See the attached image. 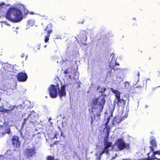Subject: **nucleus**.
Instances as JSON below:
<instances>
[{"label": "nucleus", "instance_id": "nucleus-36", "mask_svg": "<svg viewBox=\"0 0 160 160\" xmlns=\"http://www.w3.org/2000/svg\"><path fill=\"white\" fill-rule=\"evenodd\" d=\"M148 80L150 81V79H147V81H148Z\"/></svg>", "mask_w": 160, "mask_h": 160}, {"label": "nucleus", "instance_id": "nucleus-42", "mask_svg": "<svg viewBox=\"0 0 160 160\" xmlns=\"http://www.w3.org/2000/svg\"><path fill=\"white\" fill-rule=\"evenodd\" d=\"M1 17V14H0V17Z\"/></svg>", "mask_w": 160, "mask_h": 160}, {"label": "nucleus", "instance_id": "nucleus-32", "mask_svg": "<svg viewBox=\"0 0 160 160\" xmlns=\"http://www.w3.org/2000/svg\"><path fill=\"white\" fill-rule=\"evenodd\" d=\"M4 22L6 23V25H9V24H8L7 23V22H6L3 21V22Z\"/></svg>", "mask_w": 160, "mask_h": 160}, {"label": "nucleus", "instance_id": "nucleus-15", "mask_svg": "<svg viewBox=\"0 0 160 160\" xmlns=\"http://www.w3.org/2000/svg\"><path fill=\"white\" fill-rule=\"evenodd\" d=\"M150 143L151 146L149 148L151 152L152 151H153L154 148H155L157 146L156 141L153 137L151 138Z\"/></svg>", "mask_w": 160, "mask_h": 160}, {"label": "nucleus", "instance_id": "nucleus-26", "mask_svg": "<svg viewBox=\"0 0 160 160\" xmlns=\"http://www.w3.org/2000/svg\"><path fill=\"white\" fill-rule=\"evenodd\" d=\"M47 160H54V159L53 157L49 156L48 157Z\"/></svg>", "mask_w": 160, "mask_h": 160}, {"label": "nucleus", "instance_id": "nucleus-18", "mask_svg": "<svg viewBox=\"0 0 160 160\" xmlns=\"http://www.w3.org/2000/svg\"><path fill=\"white\" fill-rule=\"evenodd\" d=\"M7 7L6 5L4 3H2L0 5V14L1 15V14H2L3 10V8H5Z\"/></svg>", "mask_w": 160, "mask_h": 160}, {"label": "nucleus", "instance_id": "nucleus-30", "mask_svg": "<svg viewBox=\"0 0 160 160\" xmlns=\"http://www.w3.org/2000/svg\"><path fill=\"white\" fill-rule=\"evenodd\" d=\"M25 56V55L24 54V53H22L21 56V57L22 58H23Z\"/></svg>", "mask_w": 160, "mask_h": 160}, {"label": "nucleus", "instance_id": "nucleus-12", "mask_svg": "<svg viewBox=\"0 0 160 160\" xmlns=\"http://www.w3.org/2000/svg\"><path fill=\"white\" fill-rule=\"evenodd\" d=\"M28 78L27 74L24 73L20 72L17 76L18 80L20 82H24L26 81Z\"/></svg>", "mask_w": 160, "mask_h": 160}, {"label": "nucleus", "instance_id": "nucleus-19", "mask_svg": "<svg viewBox=\"0 0 160 160\" xmlns=\"http://www.w3.org/2000/svg\"><path fill=\"white\" fill-rule=\"evenodd\" d=\"M32 113H31L30 115L27 118H26V119L24 118V122H23V124H26V121L28 119L29 120H30L31 119L30 118H32L33 119H34L35 118V117L33 116L32 115Z\"/></svg>", "mask_w": 160, "mask_h": 160}, {"label": "nucleus", "instance_id": "nucleus-5", "mask_svg": "<svg viewBox=\"0 0 160 160\" xmlns=\"http://www.w3.org/2000/svg\"><path fill=\"white\" fill-rule=\"evenodd\" d=\"M109 67L111 68L110 71H108L107 76H110L114 75L113 72H115L114 68L115 65L118 64L116 62V60L115 57V54L113 53L111 54L109 59Z\"/></svg>", "mask_w": 160, "mask_h": 160}, {"label": "nucleus", "instance_id": "nucleus-22", "mask_svg": "<svg viewBox=\"0 0 160 160\" xmlns=\"http://www.w3.org/2000/svg\"><path fill=\"white\" fill-rule=\"evenodd\" d=\"M10 129L8 127L7 128H6V131L5 132H3L2 133V135L1 137V138L3 136V135L5 134V133L10 134Z\"/></svg>", "mask_w": 160, "mask_h": 160}, {"label": "nucleus", "instance_id": "nucleus-3", "mask_svg": "<svg viewBox=\"0 0 160 160\" xmlns=\"http://www.w3.org/2000/svg\"><path fill=\"white\" fill-rule=\"evenodd\" d=\"M66 85V84H63L62 83H61L60 88L59 84H57L56 85H51L48 88L50 97L52 98H56L58 94L60 99L62 100V98L66 96L65 90Z\"/></svg>", "mask_w": 160, "mask_h": 160}, {"label": "nucleus", "instance_id": "nucleus-25", "mask_svg": "<svg viewBox=\"0 0 160 160\" xmlns=\"http://www.w3.org/2000/svg\"><path fill=\"white\" fill-rule=\"evenodd\" d=\"M5 109L3 108V105L0 106V112L5 111Z\"/></svg>", "mask_w": 160, "mask_h": 160}, {"label": "nucleus", "instance_id": "nucleus-11", "mask_svg": "<svg viewBox=\"0 0 160 160\" xmlns=\"http://www.w3.org/2000/svg\"><path fill=\"white\" fill-rule=\"evenodd\" d=\"M64 73L65 74V76L67 77L68 79H70L75 73V71L72 68H69L65 70Z\"/></svg>", "mask_w": 160, "mask_h": 160}, {"label": "nucleus", "instance_id": "nucleus-17", "mask_svg": "<svg viewBox=\"0 0 160 160\" xmlns=\"http://www.w3.org/2000/svg\"><path fill=\"white\" fill-rule=\"evenodd\" d=\"M124 87L125 89L127 90L131 91L132 88L130 85L129 82L128 81H126L124 82Z\"/></svg>", "mask_w": 160, "mask_h": 160}, {"label": "nucleus", "instance_id": "nucleus-34", "mask_svg": "<svg viewBox=\"0 0 160 160\" xmlns=\"http://www.w3.org/2000/svg\"><path fill=\"white\" fill-rule=\"evenodd\" d=\"M56 135H56V134H55V138H57V137H56Z\"/></svg>", "mask_w": 160, "mask_h": 160}, {"label": "nucleus", "instance_id": "nucleus-35", "mask_svg": "<svg viewBox=\"0 0 160 160\" xmlns=\"http://www.w3.org/2000/svg\"><path fill=\"white\" fill-rule=\"evenodd\" d=\"M15 32H16L17 34L18 33V31H16Z\"/></svg>", "mask_w": 160, "mask_h": 160}, {"label": "nucleus", "instance_id": "nucleus-1", "mask_svg": "<svg viewBox=\"0 0 160 160\" xmlns=\"http://www.w3.org/2000/svg\"><path fill=\"white\" fill-rule=\"evenodd\" d=\"M106 95L102 93L98 98H95L92 100L91 107L89 109L91 113V123L92 124L95 119L98 120L100 118V113L102 111L106 102L104 98Z\"/></svg>", "mask_w": 160, "mask_h": 160}, {"label": "nucleus", "instance_id": "nucleus-6", "mask_svg": "<svg viewBox=\"0 0 160 160\" xmlns=\"http://www.w3.org/2000/svg\"><path fill=\"white\" fill-rule=\"evenodd\" d=\"M128 115V112H124L123 111L118 113V115L114 118L112 121V124L115 125L116 123H119L122 121L124 120L127 118Z\"/></svg>", "mask_w": 160, "mask_h": 160}, {"label": "nucleus", "instance_id": "nucleus-29", "mask_svg": "<svg viewBox=\"0 0 160 160\" xmlns=\"http://www.w3.org/2000/svg\"><path fill=\"white\" fill-rule=\"evenodd\" d=\"M29 12L28 14H34V13L33 12L30 11H29Z\"/></svg>", "mask_w": 160, "mask_h": 160}, {"label": "nucleus", "instance_id": "nucleus-16", "mask_svg": "<svg viewBox=\"0 0 160 160\" xmlns=\"http://www.w3.org/2000/svg\"><path fill=\"white\" fill-rule=\"evenodd\" d=\"M80 35H78L77 36V37L78 39L76 38L77 41L79 43H80L81 42V43H82L83 41H84L86 40L87 38L86 36L85 35H83L82 38H80Z\"/></svg>", "mask_w": 160, "mask_h": 160}, {"label": "nucleus", "instance_id": "nucleus-24", "mask_svg": "<svg viewBox=\"0 0 160 160\" xmlns=\"http://www.w3.org/2000/svg\"><path fill=\"white\" fill-rule=\"evenodd\" d=\"M35 20L34 19L29 20L27 21V23L31 26L33 25Z\"/></svg>", "mask_w": 160, "mask_h": 160}, {"label": "nucleus", "instance_id": "nucleus-38", "mask_svg": "<svg viewBox=\"0 0 160 160\" xmlns=\"http://www.w3.org/2000/svg\"><path fill=\"white\" fill-rule=\"evenodd\" d=\"M27 56H26V58H25V60H26V59H27Z\"/></svg>", "mask_w": 160, "mask_h": 160}, {"label": "nucleus", "instance_id": "nucleus-10", "mask_svg": "<svg viewBox=\"0 0 160 160\" xmlns=\"http://www.w3.org/2000/svg\"><path fill=\"white\" fill-rule=\"evenodd\" d=\"M24 152L27 157L30 158L35 155L36 153V151L34 148H29L26 149Z\"/></svg>", "mask_w": 160, "mask_h": 160}, {"label": "nucleus", "instance_id": "nucleus-8", "mask_svg": "<svg viewBox=\"0 0 160 160\" xmlns=\"http://www.w3.org/2000/svg\"><path fill=\"white\" fill-rule=\"evenodd\" d=\"M117 146L118 150H122L124 149H128L129 148V144L125 143L122 139H118L114 147Z\"/></svg>", "mask_w": 160, "mask_h": 160}, {"label": "nucleus", "instance_id": "nucleus-4", "mask_svg": "<svg viewBox=\"0 0 160 160\" xmlns=\"http://www.w3.org/2000/svg\"><path fill=\"white\" fill-rule=\"evenodd\" d=\"M5 17L10 21L17 22L22 20L23 16L22 12L19 9L11 7L8 10Z\"/></svg>", "mask_w": 160, "mask_h": 160}, {"label": "nucleus", "instance_id": "nucleus-7", "mask_svg": "<svg viewBox=\"0 0 160 160\" xmlns=\"http://www.w3.org/2000/svg\"><path fill=\"white\" fill-rule=\"evenodd\" d=\"M111 91L115 95L116 99L117 100V104L119 106L124 105L125 104L126 102L122 99L120 98V93L117 90H115L112 88H110Z\"/></svg>", "mask_w": 160, "mask_h": 160}, {"label": "nucleus", "instance_id": "nucleus-9", "mask_svg": "<svg viewBox=\"0 0 160 160\" xmlns=\"http://www.w3.org/2000/svg\"><path fill=\"white\" fill-rule=\"evenodd\" d=\"M152 157L150 158L149 157V155L150 153H148V158H146L145 159H149V160H154L156 159H159L158 158L159 156H160V151H152Z\"/></svg>", "mask_w": 160, "mask_h": 160}, {"label": "nucleus", "instance_id": "nucleus-20", "mask_svg": "<svg viewBox=\"0 0 160 160\" xmlns=\"http://www.w3.org/2000/svg\"><path fill=\"white\" fill-rule=\"evenodd\" d=\"M15 107H16V106H12L9 108V109H4L5 112H9L11 111L12 110L14 109Z\"/></svg>", "mask_w": 160, "mask_h": 160}, {"label": "nucleus", "instance_id": "nucleus-13", "mask_svg": "<svg viewBox=\"0 0 160 160\" xmlns=\"http://www.w3.org/2000/svg\"><path fill=\"white\" fill-rule=\"evenodd\" d=\"M13 145L14 147L18 148L20 146V143L18 137L14 136L12 140Z\"/></svg>", "mask_w": 160, "mask_h": 160}, {"label": "nucleus", "instance_id": "nucleus-43", "mask_svg": "<svg viewBox=\"0 0 160 160\" xmlns=\"http://www.w3.org/2000/svg\"><path fill=\"white\" fill-rule=\"evenodd\" d=\"M100 159H99H99L98 160H99Z\"/></svg>", "mask_w": 160, "mask_h": 160}, {"label": "nucleus", "instance_id": "nucleus-28", "mask_svg": "<svg viewBox=\"0 0 160 160\" xmlns=\"http://www.w3.org/2000/svg\"><path fill=\"white\" fill-rule=\"evenodd\" d=\"M114 109V108L113 107L112 110H111L110 111V113H111V116H112V113H113V111Z\"/></svg>", "mask_w": 160, "mask_h": 160}, {"label": "nucleus", "instance_id": "nucleus-21", "mask_svg": "<svg viewBox=\"0 0 160 160\" xmlns=\"http://www.w3.org/2000/svg\"><path fill=\"white\" fill-rule=\"evenodd\" d=\"M123 78L122 76L118 75L117 77V81L120 83L123 80Z\"/></svg>", "mask_w": 160, "mask_h": 160}, {"label": "nucleus", "instance_id": "nucleus-33", "mask_svg": "<svg viewBox=\"0 0 160 160\" xmlns=\"http://www.w3.org/2000/svg\"><path fill=\"white\" fill-rule=\"evenodd\" d=\"M122 160H130V159H123Z\"/></svg>", "mask_w": 160, "mask_h": 160}, {"label": "nucleus", "instance_id": "nucleus-39", "mask_svg": "<svg viewBox=\"0 0 160 160\" xmlns=\"http://www.w3.org/2000/svg\"><path fill=\"white\" fill-rule=\"evenodd\" d=\"M46 46H47V45H45V46H44V47L45 48V47H46Z\"/></svg>", "mask_w": 160, "mask_h": 160}, {"label": "nucleus", "instance_id": "nucleus-27", "mask_svg": "<svg viewBox=\"0 0 160 160\" xmlns=\"http://www.w3.org/2000/svg\"><path fill=\"white\" fill-rule=\"evenodd\" d=\"M29 11H28V10H27L26 9H24V14L26 15L27 14H28L29 12Z\"/></svg>", "mask_w": 160, "mask_h": 160}, {"label": "nucleus", "instance_id": "nucleus-2", "mask_svg": "<svg viewBox=\"0 0 160 160\" xmlns=\"http://www.w3.org/2000/svg\"><path fill=\"white\" fill-rule=\"evenodd\" d=\"M110 119V118L109 117L108 118L107 122L105 123V128L104 129V132L106 131L107 134L104 138V141L105 146L104 148L103 149L102 151H101L99 155V159H101V156L103 153H106L108 156L109 158H110V159H111L114 158L116 155V153L115 156H113L111 155V153H112V151H111L112 148V143L108 142V136L110 132V128L109 126H107V124Z\"/></svg>", "mask_w": 160, "mask_h": 160}, {"label": "nucleus", "instance_id": "nucleus-23", "mask_svg": "<svg viewBox=\"0 0 160 160\" xmlns=\"http://www.w3.org/2000/svg\"><path fill=\"white\" fill-rule=\"evenodd\" d=\"M100 88V86H98V88H97V91L100 93L103 92L107 89V88H101L100 90H99Z\"/></svg>", "mask_w": 160, "mask_h": 160}, {"label": "nucleus", "instance_id": "nucleus-37", "mask_svg": "<svg viewBox=\"0 0 160 160\" xmlns=\"http://www.w3.org/2000/svg\"><path fill=\"white\" fill-rule=\"evenodd\" d=\"M16 29H18V27H16Z\"/></svg>", "mask_w": 160, "mask_h": 160}, {"label": "nucleus", "instance_id": "nucleus-41", "mask_svg": "<svg viewBox=\"0 0 160 160\" xmlns=\"http://www.w3.org/2000/svg\"><path fill=\"white\" fill-rule=\"evenodd\" d=\"M138 76H139V73H138Z\"/></svg>", "mask_w": 160, "mask_h": 160}, {"label": "nucleus", "instance_id": "nucleus-31", "mask_svg": "<svg viewBox=\"0 0 160 160\" xmlns=\"http://www.w3.org/2000/svg\"><path fill=\"white\" fill-rule=\"evenodd\" d=\"M11 152V151L9 150H8L7 151V153H9L10 154V153Z\"/></svg>", "mask_w": 160, "mask_h": 160}, {"label": "nucleus", "instance_id": "nucleus-40", "mask_svg": "<svg viewBox=\"0 0 160 160\" xmlns=\"http://www.w3.org/2000/svg\"><path fill=\"white\" fill-rule=\"evenodd\" d=\"M83 43H84V44H86V43H85L84 42H83Z\"/></svg>", "mask_w": 160, "mask_h": 160}, {"label": "nucleus", "instance_id": "nucleus-14", "mask_svg": "<svg viewBox=\"0 0 160 160\" xmlns=\"http://www.w3.org/2000/svg\"><path fill=\"white\" fill-rule=\"evenodd\" d=\"M52 27L51 24H48L47 25L45 29V31H47L48 34L45 37V42H46L49 40V37L50 36V34L52 32V30L51 29V28Z\"/></svg>", "mask_w": 160, "mask_h": 160}]
</instances>
